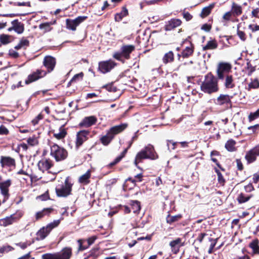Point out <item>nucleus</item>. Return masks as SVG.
<instances>
[{"label":"nucleus","instance_id":"nucleus-1","mask_svg":"<svg viewBox=\"0 0 259 259\" xmlns=\"http://www.w3.org/2000/svg\"><path fill=\"white\" fill-rule=\"evenodd\" d=\"M201 90L204 93L211 94L219 90L218 79L211 73H208L205 75L204 79L200 85Z\"/></svg>","mask_w":259,"mask_h":259},{"label":"nucleus","instance_id":"nucleus-2","mask_svg":"<svg viewBox=\"0 0 259 259\" xmlns=\"http://www.w3.org/2000/svg\"><path fill=\"white\" fill-rule=\"evenodd\" d=\"M157 158L158 155L155 151L153 146L149 144L137 154L134 160V164L140 169V167L138 166V164L141 162L143 159H150L154 160Z\"/></svg>","mask_w":259,"mask_h":259},{"label":"nucleus","instance_id":"nucleus-3","mask_svg":"<svg viewBox=\"0 0 259 259\" xmlns=\"http://www.w3.org/2000/svg\"><path fill=\"white\" fill-rule=\"evenodd\" d=\"M50 155L55 158L56 161H60L65 159L68 156V152L64 148L53 143L50 146Z\"/></svg>","mask_w":259,"mask_h":259},{"label":"nucleus","instance_id":"nucleus-4","mask_svg":"<svg viewBox=\"0 0 259 259\" xmlns=\"http://www.w3.org/2000/svg\"><path fill=\"white\" fill-rule=\"evenodd\" d=\"M71 255V248L70 247H65L60 252L43 254L42 259H70Z\"/></svg>","mask_w":259,"mask_h":259},{"label":"nucleus","instance_id":"nucleus-5","mask_svg":"<svg viewBox=\"0 0 259 259\" xmlns=\"http://www.w3.org/2000/svg\"><path fill=\"white\" fill-rule=\"evenodd\" d=\"M232 68V65L228 62H220L217 67V79L223 80L227 75H229L231 71Z\"/></svg>","mask_w":259,"mask_h":259},{"label":"nucleus","instance_id":"nucleus-6","mask_svg":"<svg viewBox=\"0 0 259 259\" xmlns=\"http://www.w3.org/2000/svg\"><path fill=\"white\" fill-rule=\"evenodd\" d=\"M72 184L69 181V178H67L64 184L59 185L56 188V192L57 196L65 197L71 194Z\"/></svg>","mask_w":259,"mask_h":259},{"label":"nucleus","instance_id":"nucleus-7","mask_svg":"<svg viewBox=\"0 0 259 259\" xmlns=\"http://www.w3.org/2000/svg\"><path fill=\"white\" fill-rule=\"evenodd\" d=\"M135 49V47L132 45H123L121 48L120 52H115L113 57L114 58L117 60L121 61L122 57H124L125 59H129L130 58V54Z\"/></svg>","mask_w":259,"mask_h":259},{"label":"nucleus","instance_id":"nucleus-8","mask_svg":"<svg viewBox=\"0 0 259 259\" xmlns=\"http://www.w3.org/2000/svg\"><path fill=\"white\" fill-rule=\"evenodd\" d=\"M23 215V213L20 212H17L15 213L11 214L9 217L0 219V226L3 227H7L12 225L14 223L17 222Z\"/></svg>","mask_w":259,"mask_h":259},{"label":"nucleus","instance_id":"nucleus-9","mask_svg":"<svg viewBox=\"0 0 259 259\" xmlns=\"http://www.w3.org/2000/svg\"><path fill=\"white\" fill-rule=\"evenodd\" d=\"M116 63L112 60L101 61L99 63L98 69L102 73H106L110 71L115 66Z\"/></svg>","mask_w":259,"mask_h":259},{"label":"nucleus","instance_id":"nucleus-10","mask_svg":"<svg viewBox=\"0 0 259 259\" xmlns=\"http://www.w3.org/2000/svg\"><path fill=\"white\" fill-rule=\"evenodd\" d=\"M87 18V16H78L73 20L67 19L66 20V28L72 31H75L76 27L85 20Z\"/></svg>","mask_w":259,"mask_h":259},{"label":"nucleus","instance_id":"nucleus-11","mask_svg":"<svg viewBox=\"0 0 259 259\" xmlns=\"http://www.w3.org/2000/svg\"><path fill=\"white\" fill-rule=\"evenodd\" d=\"M259 156V144L248 151L245 156V158L248 163H251L256 160Z\"/></svg>","mask_w":259,"mask_h":259},{"label":"nucleus","instance_id":"nucleus-12","mask_svg":"<svg viewBox=\"0 0 259 259\" xmlns=\"http://www.w3.org/2000/svg\"><path fill=\"white\" fill-rule=\"evenodd\" d=\"M47 73V72L41 70L37 69L32 73L28 75L27 78L25 80L26 84L30 83L32 82L35 81L40 78L44 77Z\"/></svg>","mask_w":259,"mask_h":259},{"label":"nucleus","instance_id":"nucleus-13","mask_svg":"<svg viewBox=\"0 0 259 259\" xmlns=\"http://www.w3.org/2000/svg\"><path fill=\"white\" fill-rule=\"evenodd\" d=\"M90 135V132L87 130H81L77 133L76 138V147H79L86 141Z\"/></svg>","mask_w":259,"mask_h":259},{"label":"nucleus","instance_id":"nucleus-14","mask_svg":"<svg viewBox=\"0 0 259 259\" xmlns=\"http://www.w3.org/2000/svg\"><path fill=\"white\" fill-rule=\"evenodd\" d=\"M11 185V181L9 179L3 182L0 183V190L2 195L4 196L3 202L7 200L10 196L9 191V187Z\"/></svg>","mask_w":259,"mask_h":259},{"label":"nucleus","instance_id":"nucleus-15","mask_svg":"<svg viewBox=\"0 0 259 259\" xmlns=\"http://www.w3.org/2000/svg\"><path fill=\"white\" fill-rule=\"evenodd\" d=\"M56 59L51 56H46L43 61L44 66L47 69L48 72H52L56 65Z\"/></svg>","mask_w":259,"mask_h":259},{"label":"nucleus","instance_id":"nucleus-16","mask_svg":"<svg viewBox=\"0 0 259 259\" xmlns=\"http://www.w3.org/2000/svg\"><path fill=\"white\" fill-rule=\"evenodd\" d=\"M53 165V161L49 158H42L37 163L38 169L42 172L49 170Z\"/></svg>","mask_w":259,"mask_h":259},{"label":"nucleus","instance_id":"nucleus-17","mask_svg":"<svg viewBox=\"0 0 259 259\" xmlns=\"http://www.w3.org/2000/svg\"><path fill=\"white\" fill-rule=\"evenodd\" d=\"M97 121V118L94 116L84 117L79 123V125L81 127H89L95 124Z\"/></svg>","mask_w":259,"mask_h":259},{"label":"nucleus","instance_id":"nucleus-18","mask_svg":"<svg viewBox=\"0 0 259 259\" xmlns=\"http://www.w3.org/2000/svg\"><path fill=\"white\" fill-rule=\"evenodd\" d=\"M97 237L95 236L89 238L87 240V245H83V243H86V240L79 239L77 242L79 245V250H83L87 249L90 245L94 243Z\"/></svg>","mask_w":259,"mask_h":259},{"label":"nucleus","instance_id":"nucleus-19","mask_svg":"<svg viewBox=\"0 0 259 259\" xmlns=\"http://www.w3.org/2000/svg\"><path fill=\"white\" fill-rule=\"evenodd\" d=\"M169 245L171 247V251L177 254L180 250V248L183 246V243L182 242V239L180 238H178L176 239L171 241L169 243Z\"/></svg>","mask_w":259,"mask_h":259},{"label":"nucleus","instance_id":"nucleus-20","mask_svg":"<svg viewBox=\"0 0 259 259\" xmlns=\"http://www.w3.org/2000/svg\"><path fill=\"white\" fill-rule=\"evenodd\" d=\"M12 27L9 28V30H14L17 33L21 34L24 30V24L18 20L12 22Z\"/></svg>","mask_w":259,"mask_h":259},{"label":"nucleus","instance_id":"nucleus-21","mask_svg":"<svg viewBox=\"0 0 259 259\" xmlns=\"http://www.w3.org/2000/svg\"><path fill=\"white\" fill-rule=\"evenodd\" d=\"M127 127V124L124 123L121 124L115 125L111 128L108 131V132L110 133V134L113 136V138L114 136L122 132Z\"/></svg>","mask_w":259,"mask_h":259},{"label":"nucleus","instance_id":"nucleus-22","mask_svg":"<svg viewBox=\"0 0 259 259\" xmlns=\"http://www.w3.org/2000/svg\"><path fill=\"white\" fill-rule=\"evenodd\" d=\"M182 21L179 19H172L166 23L165 26V30L166 31L171 30L181 25Z\"/></svg>","mask_w":259,"mask_h":259},{"label":"nucleus","instance_id":"nucleus-23","mask_svg":"<svg viewBox=\"0 0 259 259\" xmlns=\"http://www.w3.org/2000/svg\"><path fill=\"white\" fill-rule=\"evenodd\" d=\"M232 96L228 95L221 94L217 99L216 104L219 105H223L231 103V99Z\"/></svg>","mask_w":259,"mask_h":259},{"label":"nucleus","instance_id":"nucleus-24","mask_svg":"<svg viewBox=\"0 0 259 259\" xmlns=\"http://www.w3.org/2000/svg\"><path fill=\"white\" fill-rule=\"evenodd\" d=\"M0 162L2 167H11L15 165V159L10 157L2 156Z\"/></svg>","mask_w":259,"mask_h":259},{"label":"nucleus","instance_id":"nucleus-25","mask_svg":"<svg viewBox=\"0 0 259 259\" xmlns=\"http://www.w3.org/2000/svg\"><path fill=\"white\" fill-rule=\"evenodd\" d=\"M224 80V86L226 89H233L235 86V83L232 75H227L225 77Z\"/></svg>","mask_w":259,"mask_h":259},{"label":"nucleus","instance_id":"nucleus-26","mask_svg":"<svg viewBox=\"0 0 259 259\" xmlns=\"http://www.w3.org/2000/svg\"><path fill=\"white\" fill-rule=\"evenodd\" d=\"M67 132L64 127V126H61L58 131H54L53 135L58 140L63 139L66 135Z\"/></svg>","mask_w":259,"mask_h":259},{"label":"nucleus","instance_id":"nucleus-27","mask_svg":"<svg viewBox=\"0 0 259 259\" xmlns=\"http://www.w3.org/2000/svg\"><path fill=\"white\" fill-rule=\"evenodd\" d=\"M252 197V194L241 192L238 195L237 200L239 203L241 204L247 202Z\"/></svg>","mask_w":259,"mask_h":259},{"label":"nucleus","instance_id":"nucleus-28","mask_svg":"<svg viewBox=\"0 0 259 259\" xmlns=\"http://www.w3.org/2000/svg\"><path fill=\"white\" fill-rule=\"evenodd\" d=\"M218 43L215 39H211L208 41L206 45L203 46L202 50L205 51L207 50H214L218 47Z\"/></svg>","mask_w":259,"mask_h":259},{"label":"nucleus","instance_id":"nucleus-29","mask_svg":"<svg viewBox=\"0 0 259 259\" xmlns=\"http://www.w3.org/2000/svg\"><path fill=\"white\" fill-rule=\"evenodd\" d=\"M128 14V10L125 7H123L121 11L119 13H116L115 15L114 19L116 22L120 21L122 19L127 16Z\"/></svg>","mask_w":259,"mask_h":259},{"label":"nucleus","instance_id":"nucleus-30","mask_svg":"<svg viewBox=\"0 0 259 259\" xmlns=\"http://www.w3.org/2000/svg\"><path fill=\"white\" fill-rule=\"evenodd\" d=\"M50 232L47 227H43L37 232V238L38 239L42 240L48 236Z\"/></svg>","mask_w":259,"mask_h":259},{"label":"nucleus","instance_id":"nucleus-31","mask_svg":"<svg viewBox=\"0 0 259 259\" xmlns=\"http://www.w3.org/2000/svg\"><path fill=\"white\" fill-rule=\"evenodd\" d=\"M174 60V54L172 51H169L165 53L162 58V62L166 64L168 63H171Z\"/></svg>","mask_w":259,"mask_h":259},{"label":"nucleus","instance_id":"nucleus-32","mask_svg":"<svg viewBox=\"0 0 259 259\" xmlns=\"http://www.w3.org/2000/svg\"><path fill=\"white\" fill-rule=\"evenodd\" d=\"M113 136L108 131L106 135L100 138V141L104 146H107L113 139Z\"/></svg>","mask_w":259,"mask_h":259},{"label":"nucleus","instance_id":"nucleus-33","mask_svg":"<svg viewBox=\"0 0 259 259\" xmlns=\"http://www.w3.org/2000/svg\"><path fill=\"white\" fill-rule=\"evenodd\" d=\"M231 12L235 16L240 15L242 13V7L235 3H233Z\"/></svg>","mask_w":259,"mask_h":259},{"label":"nucleus","instance_id":"nucleus-34","mask_svg":"<svg viewBox=\"0 0 259 259\" xmlns=\"http://www.w3.org/2000/svg\"><path fill=\"white\" fill-rule=\"evenodd\" d=\"M215 4L214 3L210 4L208 6L204 8L201 12L200 16L202 18L207 17L211 12L212 9L214 8Z\"/></svg>","mask_w":259,"mask_h":259},{"label":"nucleus","instance_id":"nucleus-35","mask_svg":"<svg viewBox=\"0 0 259 259\" xmlns=\"http://www.w3.org/2000/svg\"><path fill=\"white\" fill-rule=\"evenodd\" d=\"M194 52L193 47L192 45L187 47L182 52V56L183 58H188L192 55Z\"/></svg>","mask_w":259,"mask_h":259},{"label":"nucleus","instance_id":"nucleus-36","mask_svg":"<svg viewBox=\"0 0 259 259\" xmlns=\"http://www.w3.org/2000/svg\"><path fill=\"white\" fill-rule=\"evenodd\" d=\"M52 210H53L52 208H44L41 211L36 212V214H35L36 220H38L41 219V218H42L45 215L50 213Z\"/></svg>","mask_w":259,"mask_h":259},{"label":"nucleus","instance_id":"nucleus-37","mask_svg":"<svg viewBox=\"0 0 259 259\" xmlns=\"http://www.w3.org/2000/svg\"><path fill=\"white\" fill-rule=\"evenodd\" d=\"M91 177L90 170H88L84 174L80 176L79 178V182L84 184H87L89 183V179Z\"/></svg>","mask_w":259,"mask_h":259},{"label":"nucleus","instance_id":"nucleus-38","mask_svg":"<svg viewBox=\"0 0 259 259\" xmlns=\"http://www.w3.org/2000/svg\"><path fill=\"white\" fill-rule=\"evenodd\" d=\"M235 144L236 142L232 139H230L226 142L225 147L229 151H234L235 150Z\"/></svg>","mask_w":259,"mask_h":259},{"label":"nucleus","instance_id":"nucleus-39","mask_svg":"<svg viewBox=\"0 0 259 259\" xmlns=\"http://www.w3.org/2000/svg\"><path fill=\"white\" fill-rule=\"evenodd\" d=\"M258 244V241L257 240H254L250 243L249 246L252 249L254 253L259 254V245Z\"/></svg>","mask_w":259,"mask_h":259},{"label":"nucleus","instance_id":"nucleus-40","mask_svg":"<svg viewBox=\"0 0 259 259\" xmlns=\"http://www.w3.org/2000/svg\"><path fill=\"white\" fill-rule=\"evenodd\" d=\"M132 209L134 213L138 212L141 209L140 202L137 200L132 201L131 202Z\"/></svg>","mask_w":259,"mask_h":259},{"label":"nucleus","instance_id":"nucleus-41","mask_svg":"<svg viewBox=\"0 0 259 259\" xmlns=\"http://www.w3.org/2000/svg\"><path fill=\"white\" fill-rule=\"evenodd\" d=\"M182 218V215L178 214L176 215L170 216L168 215L166 218V221L167 223L171 224L174 222H177Z\"/></svg>","mask_w":259,"mask_h":259},{"label":"nucleus","instance_id":"nucleus-42","mask_svg":"<svg viewBox=\"0 0 259 259\" xmlns=\"http://www.w3.org/2000/svg\"><path fill=\"white\" fill-rule=\"evenodd\" d=\"M0 42L4 44H8L11 42V37L7 34H3L0 35Z\"/></svg>","mask_w":259,"mask_h":259},{"label":"nucleus","instance_id":"nucleus-43","mask_svg":"<svg viewBox=\"0 0 259 259\" xmlns=\"http://www.w3.org/2000/svg\"><path fill=\"white\" fill-rule=\"evenodd\" d=\"M259 88V81L257 79L251 80L248 84L247 90L249 91L251 89H256Z\"/></svg>","mask_w":259,"mask_h":259},{"label":"nucleus","instance_id":"nucleus-44","mask_svg":"<svg viewBox=\"0 0 259 259\" xmlns=\"http://www.w3.org/2000/svg\"><path fill=\"white\" fill-rule=\"evenodd\" d=\"M83 76V73L82 72H80L79 73L75 74L72 78L70 80V81L68 83V86H69L72 82H75L76 81H78L82 79Z\"/></svg>","mask_w":259,"mask_h":259},{"label":"nucleus","instance_id":"nucleus-45","mask_svg":"<svg viewBox=\"0 0 259 259\" xmlns=\"http://www.w3.org/2000/svg\"><path fill=\"white\" fill-rule=\"evenodd\" d=\"M60 220H54L53 222L49 224L46 227L50 231V232H51L53 229L57 227L60 224Z\"/></svg>","mask_w":259,"mask_h":259},{"label":"nucleus","instance_id":"nucleus-46","mask_svg":"<svg viewBox=\"0 0 259 259\" xmlns=\"http://www.w3.org/2000/svg\"><path fill=\"white\" fill-rule=\"evenodd\" d=\"M51 23H45L40 24L39 26V28L44 30V32H49L51 30L52 28L50 26Z\"/></svg>","mask_w":259,"mask_h":259},{"label":"nucleus","instance_id":"nucleus-47","mask_svg":"<svg viewBox=\"0 0 259 259\" xmlns=\"http://www.w3.org/2000/svg\"><path fill=\"white\" fill-rule=\"evenodd\" d=\"M259 117V108L254 112H251L248 116V119L249 121L254 120V119Z\"/></svg>","mask_w":259,"mask_h":259},{"label":"nucleus","instance_id":"nucleus-48","mask_svg":"<svg viewBox=\"0 0 259 259\" xmlns=\"http://www.w3.org/2000/svg\"><path fill=\"white\" fill-rule=\"evenodd\" d=\"M127 149H125L124 151L121 153V154L119 156L117 157L114 160V161L111 163V164L112 165H113L119 162L121 160V159L125 156V154L127 152Z\"/></svg>","mask_w":259,"mask_h":259},{"label":"nucleus","instance_id":"nucleus-49","mask_svg":"<svg viewBox=\"0 0 259 259\" xmlns=\"http://www.w3.org/2000/svg\"><path fill=\"white\" fill-rule=\"evenodd\" d=\"M13 250V248L10 245L3 246L0 248V253H7Z\"/></svg>","mask_w":259,"mask_h":259},{"label":"nucleus","instance_id":"nucleus-50","mask_svg":"<svg viewBox=\"0 0 259 259\" xmlns=\"http://www.w3.org/2000/svg\"><path fill=\"white\" fill-rule=\"evenodd\" d=\"M246 70L248 76H250L252 73L255 71V68L252 66L249 63H247Z\"/></svg>","mask_w":259,"mask_h":259},{"label":"nucleus","instance_id":"nucleus-51","mask_svg":"<svg viewBox=\"0 0 259 259\" xmlns=\"http://www.w3.org/2000/svg\"><path fill=\"white\" fill-rule=\"evenodd\" d=\"M103 88H105L109 92H116V89L115 87L113 86L112 83H109L106 85H105L103 87Z\"/></svg>","mask_w":259,"mask_h":259},{"label":"nucleus","instance_id":"nucleus-52","mask_svg":"<svg viewBox=\"0 0 259 259\" xmlns=\"http://www.w3.org/2000/svg\"><path fill=\"white\" fill-rule=\"evenodd\" d=\"M178 144V142H174L172 140H167V146L168 147V150H170V145L171 144V149L172 150H175L176 149V146Z\"/></svg>","mask_w":259,"mask_h":259},{"label":"nucleus","instance_id":"nucleus-53","mask_svg":"<svg viewBox=\"0 0 259 259\" xmlns=\"http://www.w3.org/2000/svg\"><path fill=\"white\" fill-rule=\"evenodd\" d=\"M215 172L218 175V181L220 183L223 184L225 182V179L223 178L222 174L218 169H215Z\"/></svg>","mask_w":259,"mask_h":259},{"label":"nucleus","instance_id":"nucleus-54","mask_svg":"<svg viewBox=\"0 0 259 259\" xmlns=\"http://www.w3.org/2000/svg\"><path fill=\"white\" fill-rule=\"evenodd\" d=\"M9 130L3 125L0 126V135H7Z\"/></svg>","mask_w":259,"mask_h":259},{"label":"nucleus","instance_id":"nucleus-55","mask_svg":"<svg viewBox=\"0 0 259 259\" xmlns=\"http://www.w3.org/2000/svg\"><path fill=\"white\" fill-rule=\"evenodd\" d=\"M31 242H20L17 244V245L19 246L21 248L24 249L27 247L28 246L31 245Z\"/></svg>","mask_w":259,"mask_h":259},{"label":"nucleus","instance_id":"nucleus-56","mask_svg":"<svg viewBox=\"0 0 259 259\" xmlns=\"http://www.w3.org/2000/svg\"><path fill=\"white\" fill-rule=\"evenodd\" d=\"M43 118V116L41 113H39L35 118L32 120V123L33 125H35L38 123V121Z\"/></svg>","mask_w":259,"mask_h":259},{"label":"nucleus","instance_id":"nucleus-57","mask_svg":"<svg viewBox=\"0 0 259 259\" xmlns=\"http://www.w3.org/2000/svg\"><path fill=\"white\" fill-rule=\"evenodd\" d=\"M237 35L242 40L244 41L246 39L245 33L242 31L239 30L238 29L237 30Z\"/></svg>","mask_w":259,"mask_h":259},{"label":"nucleus","instance_id":"nucleus-58","mask_svg":"<svg viewBox=\"0 0 259 259\" xmlns=\"http://www.w3.org/2000/svg\"><path fill=\"white\" fill-rule=\"evenodd\" d=\"M9 54L11 57L13 58H17L19 57L18 53L14 50H10L9 51Z\"/></svg>","mask_w":259,"mask_h":259},{"label":"nucleus","instance_id":"nucleus-59","mask_svg":"<svg viewBox=\"0 0 259 259\" xmlns=\"http://www.w3.org/2000/svg\"><path fill=\"white\" fill-rule=\"evenodd\" d=\"M248 130H251L252 133H255L257 131H259V124H257L253 126L248 127Z\"/></svg>","mask_w":259,"mask_h":259},{"label":"nucleus","instance_id":"nucleus-60","mask_svg":"<svg viewBox=\"0 0 259 259\" xmlns=\"http://www.w3.org/2000/svg\"><path fill=\"white\" fill-rule=\"evenodd\" d=\"M244 190L246 192L249 193L253 191L254 188L253 185L250 183L247 185L244 186Z\"/></svg>","mask_w":259,"mask_h":259},{"label":"nucleus","instance_id":"nucleus-61","mask_svg":"<svg viewBox=\"0 0 259 259\" xmlns=\"http://www.w3.org/2000/svg\"><path fill=\"white\" fill-rule=\"evenodd\" d=\"M232 13L231 12H226L223 16V19L225 21H229L232 16Z\"/></svg>","mask_w":259,"mask_h":259},{"label":"nucleus","instance_id":"nucleus-62","mask_svg":"<svg viewBox=\"0 0 259 259\" xmlns=\"http://www.w3.org/2000/svg\"><path fill=\"white\" fill-rule=\"evenodd\" d=\"M201 28L202 30H203L206 32H209L211 28V26L209 24H204L202 25Z\"/></svg>","mask_w":259,"mask_h":259},{"label":"nucleus","instance_id":"nucleus-63","mask_svg":"<svg viewBox=\"0 0 259 259\" xmlns=\"http://www.w3.org/2000/svg\"><path fill=\"white\" fill-rule=\"evenodd\" d=\"M249 28L252 31L255 32L259 30V25L256 24H250L249 25Z\"/></svg>","mask_w":259,"mask_h":259},{"label":"nucleus","instance_id":"nucleus-64","mask_svg":"<svg viewBox=\"0 0 259 259\" xmlns=\"http://www.w3.org/2000/svg\"><path fill=\"white\" fill-rule=\"evenodd\" d=\"M233 259H250V257L247 254H242L236 255Z\"/></svg>","mask_w":259,"mask_h":259}]
</instances>
